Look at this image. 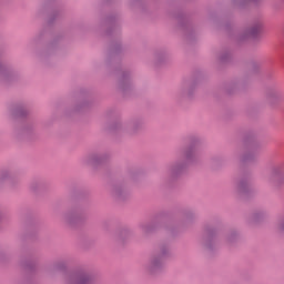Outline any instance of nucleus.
Listing matches in <instances>:
<instances>
[{"label": "nucleus", "instance_id": "obj_1", "mask_svg": "<svg viewBox=\"0 0 284 284\" xmlns=\"http://www.w3.org/2000/svg\"><path fill=\"white\" fill-rule=\"evenodd\" d=\"M257 32H261V26H257L255 28H253L251 31H250V36L251 37H256V33Z\"/></svg>", "mask_w": 284, "mask_h": 284}]
</instances>
